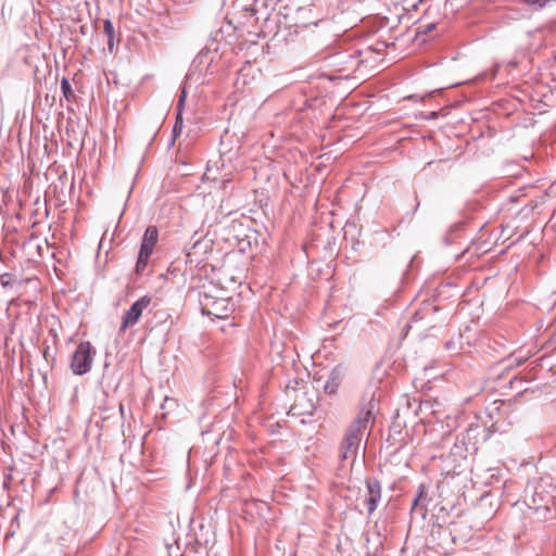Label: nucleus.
I'll list each match as a JSON object with an SVG mask.
<instances>
[{"label": "nucleus", "instance_id": "1", "mask_svg": "<svg viewBox=\"0 0 556 556\" xmlns=\"http://www.w3.org/2000/svg\"><path fill=\"white\" fill-rule=\"evenodd\" d=\"M200 305L203 314L216 318H227L233 311L227 287L218 288L214 281L201 287Z\"/></svg>", "mask_w": 556, "mask_h": 556}, {"label": "nucleus", "instance_id": "2", "mask_svg": "<svg viewBox=\"0 0 556 556\" xmlns=\"http://www.w3.org/2000/svg\"><path fill=\"white\" fill-rule=\"evenodd\" d=\"M368 414L369 412L366 413V417L357 418L348 430L345 439L341 446L342 459L351 458L353 462L355 460L362 441V430L366 428Z\"/></svg>", "mask_w": 556, "mask_h": 556}, {"label": "nucleus", "instance_id": "3", "mask_svg": "<svg viewBox=\"0 0 556 556\" xmlns=\"http://www.w3.org/2000/svg\"><path fill=\"white\" fill-rule=\"evenodd\" d=\"M94 354L90 342L79 343L71 359L72 371L78 376L87 374L91 369Z\"/></svg>", "mask_w": 556, "mask_h": 556}, {"label": "nucleus", "instance_id": "4", "mask_svg": "<svg viewBox=\"0 0 556 556\" xmlns=\"http://www.w3.org/2000/svg\"><path fill=\"white\" fill-rule=\"evenodd\" d=\"M547 484L539 483L533 491L529 508L540 515V518H547L546 514L549 513L554 506V495L547 491Z\"/></svg>", "mask_w": 556, "mask_h": 556}, {"label": "nucleus", "instance_id": "5", "mask_svg": "<svg viewBox=\"0 0 556 556\" xmlns=\"http://www.w3.org/2000/svg\"><path fill=\"white\" fill-rule=\"evenodd\" d=\"M159 239V231L155 226H149L143 235L138 260L136 263V273L141 274L148 266L150 256Z\"/></svg>", "mask_w": 556, "mask_h": 556}, {"label": "nucleus", "instance_id": "6", "mask_svg": "<svg viewBox=\"0 0 556 556\" xmlns=\"http://www.w3.org/2000/svg\"><path fill=\"white\" fill-rule=\"evenodd\" d=\"M151 303V298L148 295L141 296L137 300L130 308L124 314L121 330L125 331L127 328L135 326L140 319L143 309H146Z\"/></svg>", "mask_w": 556, "mask_h": 556}, {"label": "nucleus", "instance_id": "7", "mask_svg": "<svg viewBox=\"0 0 556 556\" xmlns=\"http://www.w3.org/2000/svg\"><path fill=\"white\" fill-rule=\"evenodd\" d=\"M367 489H368V497L366 498V504L368 511L371 514L376 507L377 503L380 500V484L378 482H367Z\"/></svg>", "mask_w": 556, "mask_h": 556}, {"label": "nucleus", "instance_id": "8", "mask_svg": "<svg viewBox=\"0 0 556 556\" xmlns=\"http://www.w3.org/2000/svg\"><path fill=\"white\" fill-rule=\"evenodd\" d=\"M343 380V374L339 368H334L325 384V392L336 394Z\"/></svg>", "mask_w": 556, "mask_h": 556}, {"label": "nucleus", "instance_id": "9", "mask_svg": "<svg viewBox=\"0 0 556 556\" xmlns=\"http://www.w3.org/2000/svg\"><path fill=\"white\" fill-rule=\"evenodd\" d=\"M103 31L108 36V49L113 52L115 46V29L110 20L103 22Z\"/></svg>", "mask_w": 556, "mask_h": 556}, {"label": "nucleus", "instance_id": "10", "mask_svg": "<svg viewBox=\"0 0 556 556\" xmlns=\"http://www.w3.org/2000/svg\"><path fill=\"white\" fill-rule=\"evenodd\" d=\"M186 96H187L186 94V89H182L181 96H180L178 104H177L178 113H177L176 124H175L174 129H173V132H174L175 136L177 134H179L181 131V129H182L181 110H182V106H184V103H185V100H186Z\"/></svg>", "mask_w": 556, "mask_h": 556}, {"label": "nucleus", "instance_id": "11", "mask_svg": "<svg viewBox=\"0 0 556 556\" xmlns=\"http://www.w3.org/2000/svg\"><path fill=\"white\" fill-rule=\"evenodd\" d=\"M211 241L207 240H200L197 241L193 247L191 248V251L188 253V257H192V255L197 254L199 250H207L210 248Z\"/></svg>", "mask_w": 556, "mask_h": 556}, {"label": "nucleus", "instance_id": "12", "mask_svg": "<svg viewBox=\"0 0 556 556\" xmlns=\"http://www.w3.org/2000/svg\"><path fill=\"white\" fill-rule=\"evenodd\" d=\"M61 89L63 91L64 97L70 100L73 98V90L72 87L66 78H63L61 81Z\"/></svg>", "mask_w": 556, "mask_h": 556}, {"label": "nucleus", "instance_id": "13", "mask_svg": "<svg viewBox=\"0 0 556 556\" xmlns=\"http://www.w3.org/2000/svg\"><path fill=\"white\" fill-rule=\"evenodd\" d=\"M521 1L529 5H532V7L543 8L547 3L548 0H521Z\"/></svg>", "mask_w": 556, "mask_h": 556}, {"label": "nucleus", "instance_id": "14", "mask_svg": "<svg viewBox=\"0 0 556 556\" xmlns=\"http://www.w3.org/2000/svg\"><path fill=\"white\" fill-rule=\"evenodd\" d=\"M13 282L12 276L9 274H4L1 276V283L3 286H9Z\"/></svg>", "mask_w": 556, "mask_h": 556}, {"label": "nucleus", "instance_id": "15", "mask_svg": "<svg viewBox=\"0 0 556 556\" xmlns=\"http://www.w3.org/2000/svg\"><path fill=\"white\" fill-rule=\"evenodd\" d=\"M433 28H434V25L430 24V25L427 26L425 31L428 33V31L432 30Z\"/></svg>", "mask_w": 556, "mask_h": 556}]
</instances>
